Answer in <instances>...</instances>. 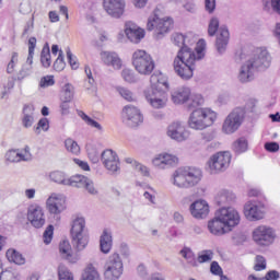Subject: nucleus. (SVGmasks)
Returning a JSON list of instances; mask_svg holds the SVG:
<instances>
[{
  "label": "nucleus",
  "mask_w": 280,
  "mask_h": 280,
  "mask_svg": "<svg viewBox=\"0 0 280 280\" xmlns=\"http://www.w3.org/2000/svg\"><path fill=\"white\" fill-rule=\"evenodd\" d=\"M246 112L242 107H235L224 119L222 125V132L224 135H233L240 130L244 122Z\"/></svg>",
  "instance_id": "obj_9"
},
{
  "label": "nucleus",
  "mask_w": 280,
  "mask_h": 280,
  "mask_svg": "<svg viewBox=\"0 0 280 280\" xmlns=\"http://www.w3.org/2000/svg\"><path fill=\"white\" fill-rule=\"evenodd\" d=\"M213 259V253L211 250H206L203 254L198 256L197 264H205L207 261H211Z\"/></svg>",
  "instance_id": "obj_58"
},
{
  "label": "nucleus",
  "mask_w": 280,
  "mask_h": 280,
  "mask_svg": "<svg viewBox=\"0 0 280 280\" xmlns=\"http://www.w3.org/2000/svg\"><path fill=\"white\" fill-rule=\"evenodd\" d=\"M122 121L129 128H137L143 124V114L133 105H127L122 108Z\"/></svg>",
  "instance_id": "obj_16"
},
{
  "label": "nucleus",
  "mask_w": 280,
  "mask_h": 280,
  "mask_svg": "<svg viewBox=\"0 0 280 280\" xmlns=\"http://www.w3.org/2000/svg\"><path fill=\"white\" fill-rule=\"evenodd\" d=\"M121 77L125 80V82H129V84H135V82H139V78H137L135 71L130 69H124L121 71Z\"/></svg>",
  "instance_id": "obj_46"
},
{
  "label": "nucleus",
  "mask_w": 280,
  "mask_h": 280,
  "mask_svg": "<svg viewBox=\"0 0 280 280\" xmlns=\"http://www.w3.org/2000/svg\"><path fill=\"white\" fill-rule=\"evenodd\" d=\"M101 161L104 167L110 172V174H118L121 171V163L119 162V155L110 149H106L101 154Z\"/></svg>",
  "instance_id": "obj_17"
},
{
  "label": "nucleus",
  "mask_w": 280,
  "mask_h": 280,
  "mask_svg": "<svg viewBox=\"0 0 280 280\" xmlns=\"http://www.w3.org/2000/svg\"><path fill=\"white\" fill-rule=\"evenodd\" d=\"M65 147L68 152H71V154H80V145H78V142H75L73 139L68 138L65 141Z\"/></svg>",
  "instance_id": "obj_48"
},
{
  "label": "nucleus",
  "mask_w": 280,
  "mask_h": 280,
  "mask_svg": "<svg viewBox=\"0 0 280 280\" xmlns=\"http://www.w3.org/2000/svg\"><path fill=\"white\" fill-rule=\"evenodd\" d=\"M172 40L174 45L180 47V49H184V47H189V36H185L180 33H175L173 34Z\"/></svg>",
  "instance_id": "obj_41"
},
{
  "label": "nucleus",
  "mask_w": 280,
  "mask_h": 280,
  "mask_svg": "<svg viewBox=\"0 0 280 280\" xmlns=\"http://www.w3.org/2000/svg\"><path fill=\"white\" fill-rule=\"evenodd\" d=\"M59 280H73V273L65 265L58 267Z\"/></svg>",
  "instance_id": "obj_47"
},
{
  "label": "nucleus",
  "mask_w": 280,
  "mask_h": 280,
  "mask_svg": "<svg viewBox=\"0 0 280 280\" xmlns=\"http://www.w3.org/2000/svg\"><path fill=\"white\" fill-rule=\"evenodd\" d=\"M205 8L209 14L213 13L215 10V0H205Z\"/></svg>",
  "instance_id": "obj_62"
},
{
  "label": "nucleus",
  "mask_w": 280,
  "mask_h": 280,
  "mask_svg": "<svg viewBox=\"0 0 280 280\" xmlns=\"http://www.w3.org/2000/svg\"><path fill=\"white\" fill-rule=\"evenodd\" d=\"M210 272H212V275H217V276L223 275L222 267H220L218 261L211 262Z\"/></svg>",
  "instance_id": "obj_61"
},
{
  "label": "nucleus",
  "mask_w": 280,
  "mask_h": 280,
  "mask_svg": "<svg viewBox=\"0 0 280 280\" xmlns=\"http://www.w3.org/2000/svg\"><path fill=\"white\" fill-rule=\"evenodd\" d=\"M121 275H124V261L119 254L115 253L108 257L105 265V279L117 280Z\"/></svg>",
  "instance_id": "obj_13"
},
{
  "label": "nucleus",
  "mask_w": 280,
  "mask_h": 280,
  "mask_svg": "<svg viewBox=\"0 0 280 280\" xmlns=\"http://www.w3.org/2000/svg\"><path fill=\"white\" fill-rule=\"evenodd\" d=\"M254 270H256V272L266 270V258L264 256H256V264L254 266Z\"/></svg>",
  "instance_id": "obj_56"
},
{
  "label": "nucleus",
  "mask_w": 280,
  "mask_h": 280,
  "mask_svg": "<svg viewBox=\"0 0 280 280\" xmlns=\"http://www.w3.org/2000/svg\"><path fill=\"white\" fill-rule=\"evenodd\" d=\"M154 167L158 170H167V167H174L178 165V158L168 153H160L152 160Z\"/></svg>",
  "instance_id": "obj_23"
},
{
  "label": "nucleus",
  "mask_w": 280,
  "mask_h": 280,
  "mask_svg": "<svg viewBox=\"0 0 280 280\" xmlns=\"http://www.w3.org/2000/svg\"><path fill=\"white\" fill-rule=\"evenodd\" d=\"M65 67H67V62H65V54L62 50H59L58 58L54 62V69L55 71H63Z\"/></svg>",
  "instance_id": "obj_49"
},
{
  "label": "nucleus",
  "mask_w": 280,
  "mask_h": 280,
  "mask_svg": "<svg viewBox=\"0 0 280 280\" xmlns=\"http://www.w3.org/2000/svg\"><path fill=\"white\" fill-rule=\"evenodd\" d=\"M190 213L196 220H205L209 215V203L205 200H197L190 205Z\"/></svg>",
  "instance_id": "obj_25"
},
{
  "label": "nucleus",
  "mask_w": 280,
  "mask_h": 280,
  "mask_svg": "<svg viewBox=\"0 0 280 280\" xmlns=\"http://www.w3.org/2000/svg\"><path fill=\"white\" fill-rule=\"evenodd\" d=\"M264 10L267 12H276V14H280V0H265L264 1Z\"/></svg>",
  "instance_id": "obj_44"
},
{
  "label": "nucleus",
  "mask_w": 280,
  "mask_h": 280,
  "mask_svg": "<svg viewBox=\"0 0 280 280\" xmlns=\"http://www.w3.org/2000/svg\"><path fill=\"white\" fill-rule=\"evenodd\" d=\"M101 60L107 67H113L114 69H121V59L116 52L102 51Z\"/></svg>",
  "instance_id": "obj_29"
},
{
  "label": "nucleus",
  "mask_w": 280,
  "mask_h": 280,
  "mask_svg": "<svg viewBox=\"0 0 280 280\" xmlns=\"http://www.w3.org/2000/svg\"><path fill=\"white\" fill-rule=\"evenodd\" d=\"M27 220L34 229H43L45 226V211L43 207L34 203L27 209Z\"/></svg>",
  "instance_id": "obj_20"
},
{
  "label": "nucleus",
  "mask_w": 280,
  "mask_h": 280,
  "mask_svg": "<svg viewBox=\"0 0 280 280\" xmlns=\"http://www.w3.org/2000/svg\"><path fill=\"white\" fill-rule=\"evenodd\" d=\"M49 178L50 180H52V183H57L58 185H65L67 187H73V184L77 180L75 175L67 178V175H65V173L60 171L51 172L49 174Z\"/></svg>",
  "instance_id": "obj_28"
},
{
  "label": "nucleus",
  "mask_w": 280,
  "mask_h": 280,
  "mask_svg": "<svg viewBox=\"0 0 280 280\" xmlns=\"http://www.w3.org/2000/svg\"><path fill=\"white\" fill-rule=\"evenodd\" d=\"M252 237L258 246H271L277 240V232L270 225H258L252 232Z\"/></svg>",
  "instance_id": "obj_10"
},
{
  "label": "nucleus",
  "mask_w": 280,
  "mask_h": 280,
  "mask_svg": "<svg viewBox=\"0 0 280 280\" xmlns=\"http://www.w3.org/2000/svg\"><path fill=\"white\" fill-rule=\"evenodd\" d=\"M34 49H36V37H31L28 39V57L26 59V65H28V67L25 68V66H23L19 72L20 78H27V75H30L32 63L34 62Z\"/></svg>",
  "instance_id": "obj_26"
},
{
  "label": "nucleus",
  "mask_w": 280,
  "mask_h": 280,
  "mask_svg": "<svg viewBox=\"0 0 280 280\" xmlns=\"http://www.w3.org/2000/svg\"><path fill=\"white\" fill-rule=\"evenodd\" d=\"M180 255H182V257H184V259H186V261H187V264H189V266H192V268H197L198 260L196 259V255H194V252H191V249L184 248L180 250Z\"/></svg>",
  "instance_id": "obj_42"
},
{
  "label": "nucleus",
  "mask_w": 280,
  "mask_h": 280,
  "mask_svg": "<svg viewBox=\"0 0 280 280\" xmlns=\"http://www.w3.org/2000/svg\"><path fill=\"white\" fill-rule=\"evenodd\" d=\"M217 119L218 114L213 109L199 107L190 113L187 125L191 130H207Z\"/></svg>",
  "instance_id": "obj_5"
},
{
  "label": "nucleus",
  "mask_w": 280,
  "mask_h": 280,
  "mask_svg": "<svg viewBox=\"0 0 280 280\" xmlns=\"http://www.w3.org/2000/svg\"><path fill=\"white\" fill-rule=\"evenodd\" d=\"M4 159L7 163L30 162L33 159L32 149L25 145L24 149H11L7 151Z\"/></svg>",
  "instance_id": "obj_19"
},
{
  "label": "nucleus",
  "mask_w": 280,
  "mask_h": 280,
  "mask_svg": "<svg viewBox=\"0 0 280 280\" xmlns=\"http://www.w3.org/2000/svg\"><path fill=\"white\" fill-rule=\"evenodd\" d=\"M240 58L245 60L238 73V80L243 83L250 82L255 78V71H266L272 62V57L266 48H257L248 56L242 52Z\"/></svg>",
  "instance_id": "obj_2"
},
{
  "label": "nucleus",
  "mask_w": 280,
  "mask_h": 280,
  "mask_svg": "<svg viewBox=\"0 0 280 280\" xmlns=\"http://www.w3.org/2000/svg\"><path fill=\"white\" fill-rule=\"evenodd\" d=\"M125 34L131 43H141V39L145 37V31L139 27L132 22H126Z\"/></svg>",
  "instance_id": "obj_24"
},
{
  "label": "nucleus",
  "mask_w": 280,
  "mask_h": 280,
  "mask_svg": "<svg viewBox=\"0 0 280 280\" xmlns=\"http://www.w3.org/2000/svg\"><path fill=\"white\" fill-rule=\"evenodd\" d=\"M66 54L71 69H79L80 63L78 62V57L73 56V52H71V48H67Z\"/></svg>",
  "instance_id": "obj_51"
},
{
  "label": "nucleus",
  "mask_w": 280,
  "mask_h": 280,
  "mask_svg": "<svg viewBox=\"0 0 280 280\" xmlns=\"http://www.w3.org/2000/svg\"><path fill=\"white\" fill-rule=\"evenodd\" d=\"M191 97V90L189 88H179L172 93L173 104H185Z\"/></svg>",
  "instance_id": "obj_31"
},
{
  "label": "nucleus",
  "mask_w": 280,
  "mask_h": 280,
  "mask_svg": "<svg viewBox=\"0 0 280 280\" xmlns=\"http://www.w3.org/2000/svg\"><path fill=\"white\" fill-rule=\"evenodd\" d=\"M78 115L91 128H95L96 130H98V132L104 131V127H102V125L100 122H97L96 120H93V118L89 117V115H86L84 112L79 110Z\"/></svg>",
  "instance_id": "obj_37"
},
{
  "label": "nucleus",
  "mask_w": 280,
  "mask_h": 280,
  "mask_svg": "<svg viewBox=\"0 0 280 280\" xmlns=\"http://www.w3.org/2000/svg\"><path fill=\"white\" fill-rule=\"evenodd\" d=\"M7 258L18 266H23V264H25V257H23V254L16 252V249H9L7 252Z\"/></svg>",
  "instance_id": "obj_35"
},
{
  "label": "nucleus",
  "mask_w": 280,
  "mask_h": 280,
  "mask_svg": "<svg viewBox=\"0 0 280 280\" xmlns=\"http://www.w3.org/2000/svg\"><path fill=\"white\" fill-rule=\"evenodd\" d=\"M205 47H207L205 39H199L195 50L190 47H184L178 50L173 61V69L180 80H191L194 78L196 62L205 58Z\"/></svg>",
  "instance_id": "obj_1"
},
{
  "label": "nucleus",
  "mask_w": 280,
  "mask_h": 280,
  "mask_svg": "<svg viewBox=\"0 0 280 280\" xmlns=\"http://www.w3.org/2000/svg\"><path fill=\"white\" fill-rule=\"evenodd\" d=\"M0 280H19L13 271L4 270L0 273Z\"/></svg>",
  "instance_id": "obj_59"
},
{
  "label": "nucleus",
  "mask_w": 280,
  "mask_h": 280,
  "mask_svg": "<svg viewBox=\"0 0 280 280\" xmlns=\"http://www.w3.org/2000/svg\"><path fill=\"white\" fill-rule=\"evenodd\" d=\"M40 62L46 69H49V67H51V50L49 49V44L47 43L42 49Z\"/></svg>",
  "instance_id": "obj_36"
},
{
  "label": "nucleus",
  "mask_w": 280,
  "mask_h": 280,
  "mask_svg": "<svg viewBox=\"0 0 280 280\" xmlns=\"http://www.w3.org/2000/svg\"><path fill=\"white\" fill-rule=\"evenodd\" d=\"M172 27H174V20H172V18L160 19L156 15H152L149 18L147 23V30L149 32L154 30L158 38H161V36L167 34Z\"/></svg>",
  "instance_id": "obj_12"
},
{
  "label": "nucleus",
  "mask_w": 280,
  "mask_h": 280,
  "mask_svg": "<svg viewBox=\"0 0 280 280\" xmlns=\"http://www.w3.org/2000/svg\"><path fill=\"white\" fill-rule=\"evenodd\" d=\"M54 84H56L54 75H46L40 79L39 89H48V86H54Z\"/></svg>",
  "instance_id": "obj_53"
},
{
  "label": "nucleus",
  "mask_w": 280,
  "mask_h": 280,
  "mask_svg": "<svg viewBox=\"0 0 280 280\" xmlns=\"http://www.w3.org/2000/svg\"><path fill=\"white\" fill-rule=\"evenodd\" d=\"M202 180V171L198 167H179L173 173L172 183L179 189H191Z\"/></svg>",
  "instance_id": "obj_4"
},
{
  "label": "nucleus",
  "mask_w": 280,
  "mask_h": 280,
  "mask_svg": "<svg viewBox=\"0 0 280 280\" xmlns=\"http://www.w3.org/2000/svg\"><path fill=\"white\" fill-rule=\"evenodd\" d=\"M208 231L212 235H224L228 230L224 223L218 219V214L215 213L214 218L208 222Z\"/></svg>",
  "instance_id": "obj_32"
},
{
  "label": "nucleus",
  "mask_w": 280,
  "mask_h": 280,
  "mask_svg": "<svg viewBox=\"0 0 280 280\" xmlns=\"http://www.w3.org/2000/svg\"><path fill=\"white\" fill-rule=\"evenodd\" d=\"M279 142H266L265 143V150L267 152H271V153H275V152H279Z\"/></svg>",
  "instance_id": "obj_60"
},
{
  "label": "nucleus",
  "mask_w": 280,
  "mask_h": 280,
  "mask_svg": "<svg viewBox=\"0 0 280 280\" xmlns=\"http://www.w3.org/2000/svg\"><path fill=\"white\" fill-rule=\"evenodd\" d=\"M74 184L72 187H77L78 189L84 188L91 196H97V188H95V184L91 180V178L84 175H75Z\"/></svg>",
  "instance_id": "obj_27"
},
{
  "label": "nucleus",
  "mask_w": 280,
  "mask_h": 280,
  "mask_svg": "<svg viewBox=\"0 0 280 280\" xmlns=\"http://www.w3.org/2000/svg\"><path fill=\"white\" fill-rule=\"evenodd\" d=\"M86 152L88 158L92 163H100V159H102V153L100 152V150H97V147L93 144H88Z\"/></svg>",
  "instance_id": "obj_39"
},
{
  "label": "nucleus",
  "mask_w": 280,
  "mask_h": 280,
  "mask_svg": "<svg viewBox=\"0 0 280 280\" xmlns=\"http://www.w3.org/2000/svg\"><path fill=\"white\" fill-rule=\"evenodd\" d=\"M47 209L49 213L54 215H59L61 211L67 209V199L61 194H51L46 201Z\"/></svg>",
  "instance_id": "obj_21"
},
{
  "label": "nucleus",
  "mask_w": 280,
  "mask_h": 280,
  "mask_svg": "<svg viewBox=\"0 0 280 280\" xmlns=\"http://www.w3.org/2000/svg\"><path fill=\"white\" fill-rule=\"evenodd\" d=\"M44 244H51V240H54V225H48L43 234Z\"/></svg>",
  "instance_id": "obj_52"
},
{
  "label": "nucleus",
  "mask_w": 280,
  "mask_h": 280,
  "mask_svg": "<svg viewBox=\"0 0 280 280\" xmlns=\"http://www.w3.org/2000/svg\"><path fill=\"white\" fill-rule=\"evenodd\" d=\"M59 253L62 259H66V261H69V264H78L80 260L78 255L71 254V244L69 241H63L59 244Z\"/></svg>",
  "instance_id": "obj_30"
},
{
  "label": "nucleus",
  "mask_w": 280,
  "mask_h": 280,
  "mask_svg": "<svg viewBox=\"0 0 280 280\" xmlns=\"http://www.w3.org/2000/svg\"><path fill=\"white\" fill-rule=\"evenodd\" d=\"M280 277L279 271L277 270H271L269 272L266 273L265 277L260 278V279H266V280H278Z\"/></svg>",
  "instance_id": "obj_63"
},
{
  "label": "nucleus",
  "mask_w": 280,
  "mask_h": 280,
  "mask_svg": "<svg viewBox=\"0 0 280 280\" xmlns=\"http://www.w3.org/2000/svg\"><path fill=\"white\" fill-rule=\"evenodd\" d=\"M40 130H44V132H47V130H49V119L47 118L39 119L37 127L35 129V132L37 135H40Z\"/></svg>",
  "instance_id": "obj_54"
},
{
  "label": "nucleus",
  "mask_w": 280,
  "mask_h": 280,
  "mask_svg": "<svg viewBox=\"0 0 280 280\" xmlns=\"http://www.w3.org/2000/svg\"><path fill=\"white\" fill-rule=\"evenodd\" d=\"M120 254L122 257H130V248L128 247V244H120Z\"/></svg>",
  "instance_id": "obj_64"
},
{
  "label": "nucleus",
  "mask_w": 280,
  "mask_h": 280,
  "mask_svg": "<svg viewBox=\"0 0 280 280\" xmlns=\"http://www.w3.org/2000/svg\"><path fill=\"white\" fill-rule=\"evenodd\" d=\"M229 165H231V152H218L212 155L208 161V167L211 174H218V172H224Z\"/></svg>",
  "instance_id": "obj_14"
},
{
  "label": "nucleus",
  "mask_w": 280,
  "mask_h": 280,
  "mask_svg": "<svg viewBox=\"0 0 280 280\" xmlns=\"http://www.w3.org/2000/svg\"><path fill=\"white\" fill-rule=\"evenodd\" d=\"M215 200L219 206L229 205V202H233V200H235V195L223 190L217 195Z\"/></svg>",
  "instance_id": "obj_38"
},
{
  "label": "nucleus",
  "mask_w": 280,
  "mask_h": 280,
  "mask_svg": "<svg viewBox=\"0 0 280 280\" xmlns=\"http://www.w3.org/2000/svg\"><path fill=\"white\" fill-rule=\"evenodd\" d=\"M19 62V52H13L10 62L7 66V73H12Z\"/></svg>",
  "instance_id": "obj_57"
},
{
  "label": "nucleus",
  "mask_w": 280,
  "mask_h": 280,
  "mask_svg": "<svg viewBox=\"0 0 280 280\" xmlns=\"http://www.w3.org/2000/svg\"><path fill=\"white\" fill-rule=\"evenodd\" d=\"M103 8L105 12L113 19H121L126 10V1L124 0H104Z\"/></svg>",
  "instance_id": "obj_22"
},
{
  "label": "nucleus",
  "mask_w": 280,
  "mask_h": 280,
  "mask_svg": "<svg viewBox=\"0 0 280 280\" xmlns=\"http://www.w3.org/2000/svg\"><path fill=\"white\" fill-rule=\"evenodd\" d=\"M151 88L144 91L145 100L153 108H165L167 104L166 91H170V83L163 77L152 74L150 78Z\"/></svg>",
  "instance_id": "obj_3"
},
{
  "label": "nucleus",
  "mask_w": 280,
  "mask_h": 280,
  "mask_svg": "<svg viewBox=\"0 0 280 280\" xmlns=\"http://www.w3.org/2000/svg\"><path fill=\"white\" fill-rule=\"evenodd\" d=\"M202 104H205V98H202V95H192L191 104L188 105V108H198V106H202Z\"/></svg>",
  "instance_id": "obj_55"
},
{
  "label": "nucleus",
  "mask_w": 280,
  "mask_h": 280,
  "mask_svg": "<svg viewBox=\"0 0 280 280\" xmlns=\"http://www.w3.org/2000/svg\"><path fill=\"white\" fill-rule=\"evenodd\" d=\"M235 154H242L248 150V140L246 138H238L232 145Z\"/></svg>",
  "instance_id": "obj_40"
},
{
  "label": "nucleus",
  "mask_w": 280,
  "mask_h": 280,
  "mask_svg": "<svg viewBox=\"0 0 280 280\" xmlns=\"http://www.w3.org/2000/svg\"><path fill=\"white\" fill-rule=\"evenodd\" d=\"M132 66L140 75H151L156 65L151 54L143 49H138L132 54Z\"/></svg>",
  "instance_id": "obj_8"
},
{
  "label": "nucleus",
  "mask_w": 280,
  "mask_h": 280,
  "mask_svg": "<svg viewBox=\"0 0 280 280\" xmlns=\"http://www.w3.org/2000/svg\"><path fill=\"white\" fill-rule=\"evenodd\" d=\"M244 215L249 222H257L266 218V205L261 201H248L244 206Z\"/></svg>",
  "instance_id": "obj_15"
},
{
  "label": "nucleus",
  "mask_w": 280,
  "mask_h": 280,
  "mask_svg": "<svg viewBox=\"0 0 280 280\" xmlns=\"http://www.w3.org/2000/svg\"><path fill=\"white\" fill-rule=\"evenodd\" d=\"M82 280H101L97 269L93 265H89L82 275Z\"/></svg>",
  "instance_id": "obj_43"
},
{
  "label": "nucleus",
  "mask_w": 280,
  "mask_h": 280,
  "mask_svg": "<svg viewBox=\"0 0 280 280\" xmlns=\"http://www.w3.org/2000/svg\"><path fill=\"white\" fill-rule=\"evenodd\" d=\"M101 250L108 255L113 248V234L108 230H104L100 238Z\"/></svg>",
  "instance_id": "obj_33"
},
{
  "label": "nucleus",
  "mask_w": 280,
  "mask_h": 280,
  "mask_svg": "<svg viewBox=\"0 0 280 280\" xmlns=\"http://www.w3.org/2000/svg\"><path fill=\"white\" fill-rule=\"evenodd\" d=\"M86 226V221H84V218L79 217L75 220L72 221L70 234L72 240V246L80 253V250H84L86 246H89V235H86V232L84 231V228Z\"/></svg>",
  "instance_id": "obj_7"
},
{
  "label": "nucleus",
  "mask_w": 280,
  "mask_h": 280,
  "mask_svg": "<svg viewBox=\"0 0 280 280\" xmlns=\"http://www.w3.org/2000/svg\"><path fill=\"white\" fill-rule=\"evenodd\" d=\"M166 135L173 141H178L179 143L183 141H187L189 139V131L185 127V124L180 120H175L167 126Z\"/></svg>",
  "instance_id": "obj_18"
},
{
  "label": "nucleus",
  "mask_w": 280,
  "mask_h": 280,
  "mask_svg": "<svg viewBox=\"0 0 280 280\" xmlns=\"http://www.w3.org/2000/svg\"><path fill=\"white\" fill-rule=\"evenodd\" d=\"M73 94H74V89L71 85V83H67L62 86L61 90V100L66 101V102H71V100H73Z\"/></svg>",
  "instance_id": "obj_45"
},
{
  "label": "nucleus",
  "mask_w": 280,
  "mask_h": 280,
  "mask_svg": "<svg viewBox=\"0 0 280 280\" xmlns=\"http://www.w3.org/2000/svg\"><path fill=\"white\" fill-rule=\"evenodd\" d=\"M117 92L119 93L120 97H124L126 102H135V94L128 90L127 88H117Z\"/></svg>",
  "instance_id": "obj_50"
},
{
  "label": "nucleus",
  "mask_w": 280,
  "mask_h": 280,
  "mask_svg": "<svg viewBox=\"0 0 280 280\" xmlns=\"http://www.w3.org/2000/svg\"><path fill=\"white\" fill-rule=\"evenodd\" d=\"M217 218L225 225L228 231H233L242 222L240 212L233 207H222L217 210Z\"/></svg>",
  "instance_id": "obj_11"
},
{
  "label": "nucleus",
  "mask_w": 280,
  "mask_h": 280,
  "mask_svg": "<svg viewBox=\"0 0 280 280\" xmlns=\"http://www.w3.org/2000/svg\"><path fill=\"white\" fill-rule=\"evenodd\" d=\"M34 105H24L22 118V126L24 128H32L34 126Z\"/></svg>",
  "instance_id": "obj_34"
},
{
  "label": "nucleus",
  "mask_w": 280,
  "mask_h": 280,
  "mask_svg": "<svg viewBox=\"0 0 280 280\" xmlns=\"http://www.w3.org/2000/svg\"><path fill=\"white\" fill-rule=\"evenodd\" d=\"M215 34H218L215 42L217 51L224 54L229 45V39L231 38L229 27L220 26V20L218 18H211L208 24V36H215Z\"/></svg>",
  "instance_id": "obj_6"
}]
</instances>
